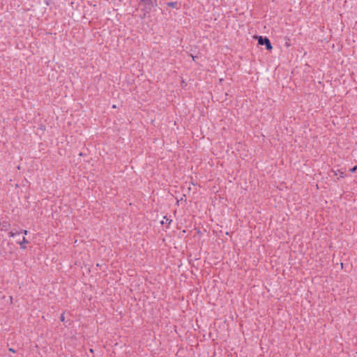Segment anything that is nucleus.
<instances>
[{
    "label": "nucleus",
    "instance_id": "nucleus-3",
    "mask_svg": "<svg viewBox=\"0 0 357 357\" xmlns=\"http://www.w3.org/2000/svg\"><path fill=\"white\" fill-rule=\"evenodd\" d=\"M10 226V224L8 221L0 222V227L1 231H7Z\"/></svg>",
    "mask_w": 357,
    "mask_h": 357
},
{
    "label": "nucleus",
    "instance_id": "nucleus-10",
    "mask_svg": "<svg viewBox=\"0 0 357 357\" xmlns=\"http://www.w3.org/2000/svg\"><path fill=\"white\" fill-rule=\"evenodd\" d=\"M356 169H357V165L354 166V167L350 169V172L354 173V172H355L356 171Z\"/></svg>",
    "mask_w": 357,
    "mask_h": 357
},
{
    "label": "nucleus",
    "instance_id": "nucleus-8",
    "mask_svg": "<svg viewBox=\"0 0 357 357\" xmlns=\"http://www.w3.org/2000/svg\"><path fill=\"white\" fill-rule=\"evenodd\" d=\"M17 234H20V231H11L8 233V236L9 237H15L16 235Z\"/></svg>",
    "mask_w": 357,
    "mask_h": 357
},
{
    "label": "nucleus",
    "instance_id": "nucleus-1",
    "mask_svg": "<svg viewBox=\"0 0 357 357\" xmlns=\"http://www.w3.org/2000/svg\"><path fill=\"white\" fill-rule=\"evenodd\" d=\"M140 3L144 6V15L149 13L152 8L157 6L156 0H141Z\"/></svg>",
    "mask_w": 357,
    "mask_h": 357
},
{
    "label": "nucleus",
    "instance_id": "nucleus-4",
    "mask_svg": "<svg viewBox=\"0 0 357 357\" xmlns=\"http://www.w3.org/2000/svg\"><path fill=\"white\" fill-rule=\"evenodd\" d=\"M20 245L21 249H26L25 244L29 243V241L24 236L22 238V240L21 241L17 242Z\"/></svg>",
    "mask_w": 357,
    "mask_h": 357
},
{
    "label": "nucleus",
    "instance_id": "nucleus-6",
    "mask_svg": "<svg viewBox=\"0 0 357 357\" xmlns=\"http://www.w3.org/2000/svg\"><path fill=\"white\" fill-rule=\"evenodd\" d=\"M335 175H340V178H344V173L340 170V169H337L336 171H333Z\"/></svg>",
    "mask_w": 357,
    "mask_h": 357
},
{
    "label": "nucleus",
    "instance_id": "nucleus-7",
    "mask_svg": "<svg viewBox=\"0 0 357 357\" xmlns=\"http://www.w3.org/2000/svg\"><path fill=\"white\" fill-rule=\"evenodd\" d=\"M178 3L176 1H172L167 3V6L169 7L173 8H177Z\"/></svg>",
    "mask_w": 357,
    "mask_h": 357
},
{
    "label": "nucleus",
    "instance_id": "nucleus-5",
    "mask_svg": "<svg viewBox=\"0 0 357 357\" xmlns=\"http://www.w3.org/2000/svg\"><path fill=\"white\" fill-rule=\"evenodd\" d=\"M172 222V219H170L169 217L165 215L163 217V220L161 221V224L162 225H165H165H167V227H168Z\"/></svg>",
    "mask_w": 357,
    "mask_h": 357
},
{
    "label": "nucleus",
    "instance_id": "nucleus-9",
    "mask_svg": "<svg viewBox=\"0 0 357 357\" xmlns=\"http://www.w3.org/2000/svg\"><path fill=\"white\" fill-rule=\"evenodd\" d=\"M19 231L20 234H23L24 235H27L29 232L26 229H20Z\"/></svg>",
    "mask_w": 357,
    "mask_h": 357
},
{
    "label": "nucleus",
    "instance_id": "nucleus-2",
    "mask_svg": "<svg viewBox=\"0 0 357 357\" xmlns=\"http://www.w3.org/2000/svg\"><path fill=\"white\" fill-rule=\"evenodd\" d=\"M258 44L260 45H265L266 49L267 50H271L273 49V46L271 43L270 40L266 36H259L258 37Z\"/></svg>",
    "mask_w": 357,
    "mask_h": 357
},
{
    "label": "nucleus",
    "instance_id": "nucleus-12",
    "mask_svg": "<svg viewBox=\"0 0 357 357\" xmlns=\"http://www.w3.org/2000/svg\"><path fill=\"white\" fill-rule=\"evenodd\" d=\"M9 351L13 352V353H15V350H14L13 348H10L9 349Z\"/></svg>",
    "mask_w": 357,
    "mask_h": 357
},
{
    "label": "nucleus",
    "instance_id": "nucleus-11",
    "mask_svg": "<svg viewBox=\"0 0 357 357\" xmlns=\"http://www.w3.org/2000/svg\"><path fill=\"white\" fill-rule=\"evenodd\" d=\"M60 319H61V321H64V314H62L61 315V317H60Z\"/></svg>",
    "mask_w": 357,
    "mask_h": 357
}]
</instances>
